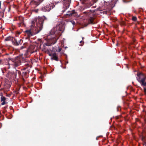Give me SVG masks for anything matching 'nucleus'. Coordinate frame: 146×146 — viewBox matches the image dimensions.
Returning a JSON list of instances; mask_svg holds the SVG:
<instances>
[{
  "label": "nucleus",
  "mask_w": 146,
  "mask_h": 146,
  "mask_svg": "<svg viewBox=\"0 0 146 146\" xmlns=\"http://www.w3.org/2000/svg\"><path fill=\"white\" fill-rule=\"evenodd\" d=\"M43 19L39 17L37 19H36L32 21V26L35 27V29L38 33L42 29L43 26Z\"/></svg>",
  "instance_id": "f257e3e1"
},
{
  "label": "nucleus",
  "mask_w": 146,
  "mask_h": 146,
  "mask_svg": "<svg viewBox=\"0 0 146 146\" xmlns=\"http://www.w3.org/2000/svg\"><path fill=\"white\" fill-rule=\"evenodd\" d=\"M55 29L54 28L50 32V35H48L47 37V39L49 40L48 41V42L51 44H54L56 42L57 39H58V38H57V39L56 37H53L52 38H50L51 37L50 35L54 34L55 33Z\"/></svg>",
  "instance_id": "f03ea898"
},
{
  "label": "nucleus",
  "mask_w": 146,
  "mask_h": 146,
  "mask_svg": "<svg viewBox=\"0 0 146 146\" xmlns=\"http://www.w3.org/2000/svg\"><path fill=\"white\" fill-rule=\"evenodd\" d=\"M54 6V4L51 3L50 4H48L46 6L42 7L41 9L44 12L49 11L51 10V8H53Z\"/></svg>",
  "instance_id": "7ed1b4c3"
},
{
  "label": "nucleus",
  "mask_w": 146,
  "mask_h": 146,
  "mask_svg": "<svg viewBox=\"0 0 146 146\" xmlns=\"http://www.w3.org/2000/svg\"><path fill=\"white\" fill-rule=\"evenodd\" d=\"M21 58V57H17L15 60L13 61V64L15 66L17 67L20 65L21 64L20 59Z\"/></svg>",
  "instance_id": "20e7f679"
},
{
  "label": "nucleus",
  "mask_w": 146,
  "mask_h": 146,
  "mask_svg": "<svg viewBox=\"0 0 146 146\" xmlns=\"http://www.w3.org/2000/svg\"><path fill=\"white\" fill-rule=\"evenodd\" d=\"M49 55L51 56L52 60H54L56 61L58 60V57L57 56L56 53H54L52 54H50Z\"/></svg>",
  "instance_id": "39448f33"
},
{
  "label": "nucleus",
  "mask_w": 146,
  "mask_h": 146,
  "mask_svg": "<svg viewBox=\"0 0 146 146\" xmlns=\"http://www.w3.org/2000/svg\"><path fill=\"white\" fill-rule=\"evenodd\" d=\"M1 101L2 102L1 105H3L6 104V98L2 95V94H1Z\"/></svg>",
  "instance_id": "423d86ee"
},
{
  "label": "nucleus",
  "mask_w": 146,
  "mask_h": 146,
  "mask_svg": "<svg viewBox=\"0 0 146 146\" xmlns=\"http://www.w3.org/2000/svg\"><path fill=\"white\" fill-rule=\"evenodd\" d=\"M43 0H39L38 1H33L31 2V4H33L35 5L36 6L38 5Z\"/></svg>",
  "instance_id": "0eeeda50"
},
{
  "label": "nucleus",
  "mask_w": 146,
  "mask_h": 146,
  "mask_svg": "<svg viewBox=\"0 0 146 146\" xmlns=\"http://www.w3.org/2000/svg\"><path fill=\"white\" fill-rule=\"evenodd\" d=\"M139 82L141 83L142 86L146 87V82H145V79L144 78H142L141 80H139Z\"/></svg>",
  "instance_id": "6e6552de"
},
{
  "label": "nucleus",
  "mask_w": 146,
  "mask_h": 146,
  "mask_svg": "<svg viewBox=\"0 0 146 146\" xmlns=\"http://www.w3.org/2000/svg\"><path fill=\"white\" fill-rule=\"evenodd\" d=\"M25 32L29 37L31 36L32 35L31 30H27L25 31Z\"/></svg>",
  "instance_id": "1a4fd4ad"
},
{
  "label": "nucleus",
  "mask_w": 146,
  "mask_h": 146,
  "mask_svg": "<svg viewBox=\"0 0 146 146\" xmlns=\"http://www.w3.org/2000/svg\"><path fill=\"white\" fill-rule=\"evenodd\" d=\"M71 0H65V3H66V4H67V6L66 8L69 7V6L70 4V3Z\"/></svg>",
  "instance_id": "9d476101"
},
{
  "label": "nucleus",
  "mask_w": 146,
  "mask_h": 146,
  "mask_svg": "<svg viewBox=\"0 0 146 146\" xmlns=\"http://www.w3.org/2000/svg\"><path fill=\"white\" fill-rule=\"evenodd\" d=\"M94 19L93 17H91L89 19V22L90 23H93V21Z\"/></svg>",
  "instance_id": "9b49d317"
},
{
  "label": "nucleus",
  "mask_w": 146,
  "mask_h": 146,
  "mask_svg": "<svg viewBox=\"0 0 146 146\" xmlns=\"http://www.w3.org/2000/svg\"><path fill=\"white\" fill-rule=\"evenodd\" d=\"M80 43L81 44H80L79 45L82 46L84 44V42L83 41L81 40L80 41Z\"/></svg>",
  "instance_id": "f8f14e48"
},
{
  "label": "nucleus",
  "mask_w": 146,
  "mask_h": 146,
  "mask_svg": "<svg viewBox=\"0 0 146 146\" xmlns=\"http://www.w3.org/2000/svg\"><path fill=\"white\" fill-rule=\"evenodd\" d=\"M132 19L134 21H136L137 19V18L136 17H132Z\"/></svg>",
  "instance_id": "ddd939ff"
},
{
  "label": "nucleus",
  "mask_w": 146,
  "mask_h": 146,
  "mask_svg": "<svg viewBox=\"0 0 146 146\" xmlns=\"http://www.w3.org/2000/svg\"><path fill=\"white\" fill-rule=\"evenodd\" d=\"M61 50V48L59 47H58V51L60 52Z\"/></svg>",
  "instance_id": "4468645a"
},
{
  "label": "nucleus",
  "mask_w": 146,
  "mask_h": 146,
  "mask_svg": "<svg viewBox=\"0 0 146 146\" xmlns=\"http://www.w3.org/2000/svg\"><path fill=\"white\" fill-rule=\"evenodd\" d=\"M144 92L145 93V94H146V88H144Z\"/></svg>",
  "instance_id": "2eb2a0df"
},
{
  "label": "nucleus",
  "mask_w": 146,
  "mask_h": 146,
  "mask_svg": "<svg viewBox=\"0 0 146 146\" xmlns=\"http://www.w3.org/2000/svg\"><path fill=\"white\" fill-rule=\"evenodd\" d=\"M72 23L73 25H74L75 23V22L74 21H72Z\"/></svg>",
  "instance_id": "dca6fc26"
},
{
  "label": "nucleus",
  "mask_w": 146,
  "mask_h": 146,
  "mask_svg": "<svg viewBox=\"0 0 146 146\" xmlns=\"http://www.w3.org/2000/svg\"><path fill=\"white\" fill-rule=\"evenodd\" d=\"M1 1H0V9L1 8Z\"/></svg>",
  "instance_id": "f3484780"
},
{
  "label": "nucleus",
  "mask_w": 146,
  "mask_h": 146,
  "mask_svg": "<svg viewBox=\"0 0 146 146\" xmlns=\"http://www.w3.org/2000/svg\"><path fill=\"white\" fill-rule=\"evenodd\" d=\"M145 121H146V120Z\"/></svg>",
  "instance_id": "a211bd4d"
}]
</instances>
